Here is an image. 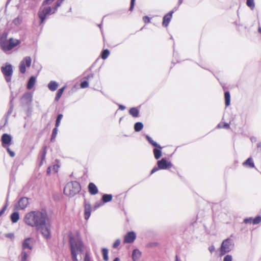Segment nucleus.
I'll list each match as a JSON object with an SVG mask.
<instances>
[{
    "label": "nucleus",
    "instance_id": "9d476101",
    "mask_svg": "<svg viewBox=\"0 0 261 261\" xmlns=\"http://www.w3.org/2000/svg\"><path fill=\"white\" fill-rule=\"evenodd\" d=\"M29 204V199L27 197H22L15 204V208L17 210H24Z\"/></svg>",
    "mask_w": 261,
    "mask_h": 261
},
{
    "label": "nucleus",
    "instance_id": "5701e85b",
    "mask_svg": "<svg viewBox=\"0 0 261 261\" xmlns=\"http://www.w3.org/2000/svg\"><path fill=\"white\" fill-rule=\"evenodd\" d=\"M129 113L132 116L137 117L139 116V110L136 108H132L129 111Z\"/></svg>",
    "mask_w": 261,
    "mask_h": 261
},
{
    "label": "nucleus",
    "instance_id": "49530a36",
    "mask_svg": "<svg viewBox=\"0 0 261 261\" xmlns=\"http://www.w3.org/2000/svg\"><path fill=\"white\" fill-rule=\"evenodd\" d=\"M135 0H131L130 6V8H129L130 11H132L134 8V4H135Z\"/></svg>",
    "mask_w": 261,
    "mask_h": 261
},
{
    "label": "nucleus",
    "instance_id": "a19ab883",
    "mask_svg": "<svg viewBox=\"0 0 261 261\" xmlns=\"http://www.w3.org/2000/svg\"><path fill=\"white\" fill-rule=\"evenodd\" d=\"M120 244V241L119 239H117L115 241L114 243L113 244V247L114 248H117Z\"/></svg>",
    "mask_w": 261,
    "mask_h": 261
},
{
    "label": "nucleus",
    "instance_id": "58836bf2",
    "mask_svg": "<svg viewBox=\"0 0 261 261\" xmlns=\"http://www.w3.org/2000/svg\"><path fill=\"white\" fill-rule=\"evenodd\" d=\"M232 257L230 255H226L223 259V261H232Z\"/></svg>",
    "mask_w": 261,
    "mask_h": 261
},
{
    "label": "nucleus",
    "instance_id": "c85d7f7f",
    "mask_svg": "<svg viewBox=\"0 0 261 261\" xmlns=\"http://www.w3.org/2000/svg\"><path fill=\"white\" fill-rule=\"evenodd\" d=\"M102 253L103 259L105 261H108L109 259L108 250L107 248H103L102 249Z\"/></svg>",
    "mask_w": 261,
    "mask_h": 261
},
{
    "label": "nucleus",
    "instance_id": "c756f323",
    "mask_svg": "<svg viewBox=\"0 0 261 261\" xmlns=\"http://www.w3.org/2000/svg\"><path fill=\"white\" fill-rule=\"evenodd\" d=\"M29 256L28 253L26 250H22L21 253V260L26 261Z\"/></svg>",
    "mask_w": 261,
    "mask_h": 261
},
{
    "label": "nucleus",
    "instance_id": "603ef678",
    "mask_svg": "<svg viewBox=\"0 0 261 261\" xmlns=\"http://www.w3.org/2000/svg\"><path fill=\"white\" fill-rule=\"evenodd\" d=\"M159 169H160L159 168V167H153V169H152L151 171L150 174H152L154 173V172H156Z\"/></svg>",
    "mask_w": 261,
    "mask_h": 261
},
{
    "label": "nucleus",
    "instance_id": "a211bd4d",
    "mask_svg": "<svg viewBox=\"0 0 261 261\" xmlns=\"http://www.w3.org/2000/svg\"><path fill=\"white\" fill-rule=\"evenodd\" d=\"M36 77L33 76H31L28 82L27 88L29 90L31 89L34 87Z\"/></svg>",
    "mask_w": 261,
    "mask_h": 261
},
{
    "label": "nucleus",
    "instance_id": "412c9836",
    "mask_svg": "<svg viewBox=\"0 0 261 261\" xmlns=\"http://www.w3.org/2000/svg\"><path fill=\"white\" fill-rule=\"evenodd\" d=\"M19 219V215L18 212H14L11 215V220L14 223H16Z\"/></svg>",
    "mask_w": 261,
    "mask_h": 261
},
{
    "label": "nucleus",
    "instance_id": "dca6fc26",
    "mask_svg": "<svg viewBox=\"0 0 261 261\" xmlns=\"http://www.w3.org/2000/svg\"><path fill=\"white\" fill-rule=\"evenodd\" d=\"M89 192L91 195L96 194L98 191L95 185L92 182H90L88 185Z\"/></svg>",
    "mask_w": 261,
    "mask_h": 261
},
{
    "label": "nucleus",
    "instance_id": "6ab92c4d",
    "mask_svg": "<svg viewBox=\"0 0 261 261\" xmlns=\"http://www.w3.org/2000/svg\"><path fill=\"white\" fill-rule=\"evenodd\" d=\"M58 87V83L55 81H50L48 85L49 89L52 91H55Z\"/></svg>",
    "mask_w": 261,
    "mask_h": 261
},
{
    "label": "nucleus",
    "instance_id": "39448f33",
    "mask_svg": "<svg viewBox=\"0 0 261 261\" xmlns=\"http://www.w3.org/2000/svg\"><path fill=\"white\" fill-rule=\"evenodd\" d=\"M233 247L232 241L227 239L223 241L220 248V256L230 252Z\"/></svg>",
    "mask_w": 261,
    "mask_h": 261
},
{
    "label": "nucleus",
    "instance_id": "1a4fd4ad",
    "mask_svg": "<svg viewBox=\"0 0 261 261\" xmlns=\"http://www.w3.org/2000/svg\"><path fill=\"white\" fill-rule=\"evenodd\" d=\"M35 244V240L32 238H27L25 239L22 243V249L23 250L27 249L29 250L30 251L33 249L34 245Z\"/></svg>",
    "mask_w": 261,
    "mask_h": 261
},
{
    "label": "nucleus",
    "instance_id": "69168bd1",
    "mask_svg": "<svg viewBox=\"0 0 261 261\" xmlns=\"http://www.w3.org/2000/svg\"><path fill=\"white\" fill-rule=\"evenodd\" d=\"M113 261H120L118 257H116Z\"/></svg>",
    "mask_w": 261,
    "mask_h": 261
},
{
    "label": "nucleus",
    "instance_id": "a18cd8bd",
    "mask_svg": "<svg viewBox=\"0 0 261 261\" xmlns=\"http://www.w3.org/2000/svg\"><path fill=\"white\" fill-rule=\"evenodd\" d=\"M143 19L145 23H148L150 22V18L148 16L143 17Z\"/></svg>",
    "mask_w": 261,
    "mask_h": 261
},
{
    "label": "nucleus",
    "instance_id": "9b49d317",
    "mask_svg": "<svg viewBox=\"0 0 261 261\" xmlns=\"http://www.w3.org/2000/svg\"><path fill=\"white\" fill-rule=\"evenodd\" d=\"M158 166L160 169H167L171 167L172 165L171 162H167L166 159L163 158L158 161Z\"/></svg>",
    "mask_w": 261,
    "mask_h": 261
},
{
    "label": "nucleus",
    "instance_id": "bf43d9fd",
    "mask_svg": "<svg viewBox=\"0 0 261 261\" xmlns=\"http://www.w3.org/2000/svg\"><path fill=\"white\" fill-rule=\"evenodd\" d=\"M93 77V74H91L88 75L86 78L87 80H89L90 78H92Z\"/></svg>",
    "mask_w": 261,
    "mask_h": 261
},
{
    "label": "nucleus",
    "instance_id": "864d4df0",
    "mask_svg": "<svg viewBox=\"0 0 261 261\" xmlns=\"http://www.w3.org/2000/svg\"><path fill=\"white\" fill-rule=\"evenodd\" d=\"M52 171H53L52 167L51 166L48 167L47 169V174L48 175H50Z\"/></svg>",
    "mask_w": 261,
    "mask_h": 261
},
{
    "label": "nucleus",
    "instance_id": "052dcab7",
    "mask_svg": "<svg viewBox=\"0 0 261 261\" xmlns=\"http://www.w3.org/2000/svg\"><path fill=\"white\" fill-rule=\"evenodd\" d=\"M60 122L59 121L56 120L55 127H57L58 128V127L60 125Z\"/></svg>",
    "mask_w": 261,
    "mask_h": 261
},
{
    "label": "nucleus",
    "instance_id": "ddd939ff",
    "mask_svg": "<svg viewBox=\"0 0 261 261\" xmlns=\"http://www.w3.org/2000/svg\"><path fill=\"white\" fill-rule=\"evenodd\" d=\"M136 238V236L134 232H129L124 237V242L125 243H132L135 241Z\"/></svg>",
    "mask_w": 261,
    "mask_h": 261
},
{
    "label": "nucleus",
    "instance_id": "37998d69",
    "mask_svg": "<svg viewBox=\"0 0 261 261\" xmlns=\"http://www.w3.org/2000/svg\"><path fill=\"white\" fill-rule=\"evenodd\" d=\"M55 0H44L43 2V5H46L51 4Z\"/></svg>",
    "mask_w": 261,
    "mask_h": 261
},
{
    "label": "nucleus",
    "instance_id": "680f3d73",
    "mask_svg": "<svg viewBox=\"0 0 261 261\" xmlns=\"http://www.w3.org/2000/svg\"><path fill=\"white\" fill-rule=\"evenodd\" d=\"M125 109V107L123 105H119V109L124 110Z\"/></svg>",
    "mask_w": 261,
    "mask_h": 261
},
{
    "label": "nucleus",
    "instance_id": "f257e3e1",
    "mask_svg": "<svg viewBox=\"0 0 261 261\" xmlns=\"http://www.w3.org/2000/svg\"><path fill=\"white\" fill-rule=\"evenodd\" d=\"M24 222L25 224L40 230L41 234L46 239L50 238L51 219L45 210L27 213L24 216Z\"/></svg>",
    "mask_w": 261,
    "mask_h": 261
},
{
    "label": "nucleus",
    "instance_id": "7c9ffc66",
    "mask_svg": "<svg viewBox=\"0 0 261 261\" xmlns=\"http://www.w3.org/2000/svg\"><path fill=\"white\" fill-rule=\"evenodd\" d=\"M244 165H248L250 167H254V163L251 158H248L244 163Z\"/></svg>",
    "mask_w": 261,
    "mask_h": 261
},
{
    "label": "nucleus",
    "instance_id": "79ce46f5",
    "mask_svg": "<svg viewBox=\"0 0 261 261\" xmlns=\"http://www.w3.org/2000/svg\"><path fill=\"white\" fill-rule=\"evenodd\" d=\"M5 237L11 239H13L14 238V234L13 233H6L5 234Z\"/></svg>",
    "mask_w": 261,
    "mask_h": 261
},
{
    "label": "nucleus",
    "instance_id": "c03bdc74",
    "mask_svg": "<svg viewBox=\"0 0 261 261\" xmlns=\"http://www.w3.org/2000/svg\"><path fill=\"white\" fill-rule=\"evenodd\" d=\"M64 0H58L56 3V6L59 7Z\"/></svg>",
    "mask_w": 261,
    "mask_h": 261
},
{
    "label": "nucleus",
    "instance_id": "0e129e2a",
    "mask_svg": "<svg viewBox=\"0 0 261 261\" xmlns=\"http://www.w3.org/2000/svg\"><path fill=\"white\" fill-rule=\"evenodd\" d=\"M217 127L218 128H222L223 127V126L221 124H219L218 125H217Z\"/></svg>",
    "mask_w": 261,
    "mask_h": 261
},
{
    "label": "nucleus",
    "instance_id": "f3484780",
    "mask_svg": "<svg viewBox=\"0 0 261 261\" xmlns=\"http://www.w3.org/2000/svg\"><path fill=\"white\" fill-rule=\"evenodd\" d=\"M141 256V251L137 249H134L132 253V259L133 261H139L140 257Z\"/></svg>",
    "mask_w": 261,
    "mask_h": 261
},
{
    "label": "nucleus",
    "instance_id": "de8ad7c7",
    "mask_svg": "<svg viewBox=\"0 0 261 261\" xmlns=\"http://www.w3.org/2000/svg\"><path fill=\"white\" fill-rule=\"evenodd\" d=\"M7 205H5L3 208L0 211V217L4 213L6 209L7 208Z\"/></svg>",
    "mask_w": 261,
    "mask_h": 261
},
{
    "label": "nucleus",
    "instance_id": "aec40b11",
    "mask_svg": "<svg viewBox=\"0 0 261 261\" xmlns=\"http://www.w3.org/2000/svg\"><path fill=\"white\" fill-rule=\"evenodd\" d=\"M146 138L147 140V141L149 142V143L151 144L152 146H153L156 148H160V149L162 148V147L160 145H159L157 143L154 142L152 139V138L151 137H150L148 135L146 136Z\"/></svg>",
    "mask_w": 261,
    "mask_h": 261
},
{
    "label": "nucleus",
    "instance_id": "8fccbe9b",
    "mask_svg": "<svg viewBox=\"0 0 261 261\" xmlns=\"http://www.w3.org/2000/svg\"><path fill=\"white\" fill-rule=\"evenodd\" d=\"M84 261H91L90 257L89 255L88 254V253H86L85 254V256L84 257Z\"/></svg>",
    "mask_w": 261,
    "mask_h": 261
},
{
    "label": "nucleus",
    "instance_id": "e2e57ef3",
    "mask_svg": "<svg viewBox=\"0 0 261 261\" xmlns=\"http://www.w3.org/2000/svg\"><path fill=\"white\" fill-rule=\"evenodd\" d=\"M7 37V34H4L3 35V36H2V37H3L4 40H6Z\"/></svg>",
    "mask_w": 261,
    "mask_h": 261
},
{
    "label": "nucleus",
    "instance_id": "f8f14e48",
    "mask_svg": "<svg viewBox=\"0 0 261 261\" xmlns=\"http://www.w3.org/2000/svg\"><path fill=\"white\" fill-rule=\"evenodd\" d=\"M91 206L90 203L86 200L84 202V217L85 219L87 220L91 215Z\"/></svg>",
    "mask_w": 261,
    "mask_h": 261
},
{
    "label": "nucleus",
    "instance_id": "f704fd0d",
    "mask_svg": "<svg viewBox=\"0 0 261 261\" xmlns=\"http://www.w3.org/2000/svg\"><path fill=\"white\" fill-rule=\"evenodd\" d=\"M261 222V217L257 216L254 219H252V223L253 224H258Z\"/></svg>",
    "mask_w": 261,
    "mask_h": 261
},
{
    "label": "nucleus",
    "instance_id": "09e8293b",
    "mask_svg": "<svg viewBox=\"0 0 261 261\" xmlns=\"http://www.w3.org/2000/svg\"><path fill=\"white\" fill-rule=\"evenodd\" d=\"M244 222L246 224L251 223H252V219L251 218L245 219Z\"/></svg>",
    "mask_w": 261,
    "mask_h": 261
},
{
    "label": "nucleus",
    "instance_id": "393cba45",
    "mask_svg": "<svg viewBox=\"0 0 261 261\" xmlns=\"http://www.w3.org/2000/svg\"><path fill=\"white\" fill-rule=\"evenodd\" d=\"M225 105L226 106H228L230 105V93L228 91L225 92Z\"/></svg>",
    "mask_w": 261,
    "mask_h": 261
},
{
    "label": "nucleus",
    "instance_id": "0eeeda50",
    "mask_svg": "<svg viewBox=\"0 0 261 261\" xmlns=\"http://www.w3.org/2000/svg\"><path fill=\"white\" fill-rule=\"evenodd\" d=\"M51 8L50 7L41 8L38 12V16L40 19V24H42L47 15L51 12Z\"/></svg>",
    "mask_w": 261,
    "mask_h": 261
},
{
    "label": "nucleus",
    "instance_id": "473e14b6",
    "mask_svg": "<svg viewBox=\"0 0 261 261\" xmlns=\"http://www.w3.org/2000/svg\"><path fill=\"white\" fill-rule=\"evenodd\" d=\"M110 54V51L108 49H105L102 51L101 54V58L103 60L106 59Z\"/></svg>",
    "mask_w": 261,
    "mask_h": 261
},
{
    "label": "nucleus",
    "instance_id": "4468645a",
    "mask_svg": "<svg viewBox=\"0 0 261 261\" xmlns=\"http://www.w3.org/2000/svg\"><path fill=\"white\" fill-rule=\"evenodd\" d=\"M12 140L11 136L7 134H4L2 137V146L6 147V145H10Z\"/></svg>",
    "mask_w": 261,
    "mask_h": 261
},
{
    "label": "nucleus",
    "instance_id": "4c0bfd02",
    "mask_svg": "<svg viewBox=\"0 0 261 261\" xmlns=\"http://www.w3.org/2000/svg\"><path fill=\"white\" fill-rule=\"evenodd\" d=\"M88 82L86 81H83L81 83V87L82 88H86L88 87Z\"/></svg>",
    "mask_w": 261,
    "mask_h": 261
},
{
    "label": "nucleus",
    "instance_id": "5fc2aeb1",
    "mask_svg": "<svg viewBox=\"0 0 261 261\" xmlns=\"http://www.w3.org/2000/svg\"><path fill=\"white\" fill-rule=\"evenodd\" d=\"M63 118V115L62 114H59L57 116V119L56 120L57 121H59L60 122H61V119H62Z\"/></svg>",
    "mask_w": 261,
    "mask_h": 261
},
{
    "label": "nucleus",
    "instance_id": "3c124183",
    "mask_svg": "<svg viewBox=\"0 0 261 261\" xmlns=\"http://www.w3.org/2000/svg\"><path fill=\"white\" fill-rule=\"evenodd\" d=\"M215 249V248L214 245H211L208 247V250L211 253L214 251Z\"/></svg>",
    "mask_w": 261,
    "mask_h": 261
},
{
    "label": "nucleus",
    "instance_id": "2f4dec72",
    "mask_svg": "<svg viewBox=\"0 0 261 261\" xmlns=\"http://www.w3.org/2000/svg\"><path fill=\"white\" fill-rule=\"evenodd\" d=\"M58 128L57 127H55L53 130V132H52V135H51V139H50V141L51 142H53L54 141L56 136H57V133H58Z\"/></svg>",
    "mask_w": 261,
    "mask_h": 261
},
{
    "label": "nucleus",
    "instance_id": "774afa93",
    "mask_svg": "<svg viewBox=\"0 0 261 261\" xmlns=\"http://www.w3.org/2000/svg\"><path fill=\"white\" fill-rule=\"evenodd\" d=\"M175 261H179L178 260V258L177 255H176V256H175Z\"/></svg>",
    "mask_w": 261,
    "mask_h": 261
},
{
    "label": "nucleus",
    "instance_id": "6e6d98bb",
    "mask_svg": "<svg viewBox=\"0 0 261 261\" xmlns=\"http://www.w3.org/2000/svg\"><path fill=\"white\" fill-rule=\"evenodd\" d=\"M223 127L225 128L228 129L229 128V124L228 123H225L223 124Z\"/></svg>",
    "mask_w": 261,
    "mask_h": 261
},
{
    "label": "nucleus",
    "instance_id": "7ed1b4c3",
    "mask_svg": "<svg viewBox=\"0 0 261 261\" xmlns=\"http://www.w3.org/2000/svg\"><path fill=\"white\" fill-rule=\"evenodd\" d=\"M81 189V185L77 181H73L68 182L64 189V193L68 196H74L79 193Z\"/></svg>",
    "mask_w": 261,
    "mask_h": 261
},
{
    "label": "nucleus",
    "instance_id": "13d9d810",
    "mask_svg": "<svg viewBox=\"0 0 261 261\" xmlns=\"http://www.w3.org/2000/svg\"><path fill=\"white\" fill-rule=\"evenodd\" d=\"M12 110H13L12 106H11L8 112V115H10L11 114V113L12 112Z\"/></svg>",
    "mask_w": 261,
    "mask_h": 261
},
{
    "label": "nucleus",
    "instance_id": "423d86ee",
    "mask_svg": "<svg viewBox=\"0 0 261 261\" xmlns=\"http://www.w3.org/2000/svg\"><path fill=\"white\" fill-rule=\"evenodd\" d=\"M1 71L4 74L7 82L9 83L11 81L13 73V67L11 64H6L1 67Z\"/></svg>",
    "mask_w": 261,
    "mask_h": 261
},
{
    "label": "nucleus",
    "instance_id": "e433bc0d",
    "mask_svg": "<svg viewBox=\"0 0 261 261\" xmlns=\"http://www.w3.org/2000/svg\"><path fill=\"white\" fill-rule=\"evenodd\" d=\"M51 167L53 171L55 173H57L58 171L60 166L58 164H55Z\"/></svg>",
    "mask_w": 261,
    "mask_h": 261
},
{
    "label": "nucleus",
    "instance_id": "f03ea898",
    "mask_svg": "<svg viewBox=\"0 0 261 261\" xmlns=\"http://www.w3.org/2000/svg\"><path fill=\"white\" fill-rule=\"evenodd\" d=\"M70 244L72 259L73 261H78L77 255L83 252V245L81 239L77 236L70 237Z\"/></svg>",
    "mask_w": 261,
    "mask_h": 261
},
{
    "label": "nucleus",
    "instance_id": "20e7f679",
    "mask_svg": "<svg viewBox=\"0 0 261 261\" xmlns=\"http://www.w3.org/2000/svg\"><path fill=\"white\" fill-rule=\"evenodd\" d=\"M19 43L20 41L19 40H14L12 38L9 39L8 41L4 40L3 37H1L0 39V46L2 50L5 52L11 50Z\"/></svg>",
    "mask_w": 261,
    "mask_h": 261
},
{
    "label": "nucleus",
    "instance_id": "c9c22d12",
    "mask_svg": "<svg viewBox=\"0 0 261 261\" xmlns=\"http://www.w3.org/2000/svg\"><path fill=\"white\" fill-rule=\"evenodd\" d=\"M21 19L19 17H17L13 20V23L16 25H18L21 23Z\"/></svg>",
    "mask_w": 261,
    "mask_h": 261
},
{
    "label": "nucleus",
    "instance_id": "bb28decb",
    "mask_svg": "<svg viewBox=\"0 0 261 261\" xmlns=\"http://www.w3.org/2000/svg\"><path fill=\"white\" fill-rule=\"evenodd\" d=\"M64 89H65V87H62V88L60 89L58 91L57 93L56 96V97H55L56 101H58L59 100V99L61 98Z\"/></svg>",
    "mask_w": 261,
    "mask_h": 261
},
{
    "label": "nucleus",
    "instance_id": "cd10ccee",
    "mask_svg": "<svg viewBox=\"0 0 261 261\" xmlns=\"http://www.w3.org/2000/svg\"><path fill=\"white\" fill-rule=\"evenodd\" d=\"M143 123L142 122H138L135 123L134 128L135 131L139 132L143 128Z\"/></svg>",
    "mask_w": 261,
    "mask_h": 261
},
{
    "label": "nucleus",
    "instance_id": "b1692460",
    "mask_svg": "<svg viewBox=\"0 0 261 261\" xmlns=\"http://www.w3.org/2000/svg\"><path fill=\"white\" fill-rule=\"evenodd\" d=\"M153 153H154V158L156 159H159L162 156L161 149L156 147V148H154L153 149Z\"/></svg>",
    "mask_w": 261,
    "mask_h": 261
},
{
    "label": "nucleus",
    "instance_id": "6e6552de",
    "mask_svg": "<svg viewBox=\"0 0 261 261\" xmlns=\"http://www.w3.org/2000/svg\"><path fill=\"white\" fill-rule=\"evenodd\" d=\"M32 63V59L30 57H24L20 62L19 65V71L21 73H24L26 72L25 66L30 67Z\"/></svg>",
    "mask_w": 261,
    "mask_h": 261
},
{
    "label": "nucleus",
    "instance_id": "4d7b16f0",
    "mask_svg": "<svg viewBox=\"0 0 261 261\" xmlns=\"http://www.w3.org/2000/svg\"><path fill=\"white\" fill-rule=\"evenodd\" d=\"M58 8V7L56 6V5H55L54 7L53 8V12L52 13H55L57 11Z\"/></svg>",
    "mask_w": 261,
    "mask_h": 261
},
{
    "label": "nucleus",
    "instance_id": "a878e982",
    "mask_svg": "<svg viewBox=\"0 0 261 261\" xmlns=\"http://www.w3.org/2000/svg\"><path fill=\"white\" fill-rule=\"evenodd\" d=\"M112 199V195L111 194H104L102 196V200L103 202H108Z\"/></svg>",
    "mask_w": 261,
    "mask_h": 261
},
{
    "label": "nucleus",
    "instance_id": "72a5a7b5",
    "mask_svg": "<svg viewBox=\"0 0 261 261\" xmlns=\"http://www.w3.org/2000/svg\"><path fill=\"white\" fill-rule=\"evenodd\" d=\"M246 4L252 10H253L255 7L254 0H247Z\"/></svg>",
    "mask_w": 261,
    "mask_h": 261
},
{
    "label": "nucleus",
    "instance_id": "ea45409f",
    "mask_svg": "<svg viewBox=\"0 0 261 261\" xmlns=\"http://www.w3.org/2000/svg\"><path fill=\"white\" fill-rule=\"evenodd\" d=\"M6 149H7L8 152L9 153V155L11 157H14L15 156L14 152H13V151L11 150V149H10V148L9 147H6Z\"/></svg>",
    "mask_w": 261,
    "mask_h": 261
},
{
    "label": "nucleus",
    "instance_id": "4be33fe9",
    "mask_svg": "<svg viewBox=\"0 0 261 261\" xmlns=\"http://www.w3.org/2000/svg\"><path fill=\"white\" fill-rule=\"evenodd\" d=\"M46 154V147L44 146L42 149V150L40 152V156H41V162L40 163V166L43 164V161L45 159V156Z\"/></svg>",
    "mask_w": 261,
    "mask_h": 261
},
{
    "label": "nucleus",
    "instance_id": "2eb2a0df",
    "mask_svg": "<svg viewBox=\"0 0 261 261\" xmlns=\"http://www.w3.org/2000/svg\"><path fill=\"white\" fill-rule=\"evenodd\" d=\"M173 13V11H170V12H169L168 13H167L164 16L163 21V23H162V24L163 26L166 27L168 25V24L171 19Z\"/></svg>",
    "mask_w": 261,
    "mask_h": 261
},
{
    "label": "nucleus",
    "instance_id": "338daca9",
    "mask_svg": "<svg viewBox=\"0 0 261 261\" xmlns=\"http://www.w3.org/2000/svg\"><path fill=\"white\" fill-rule=\"evenodd\" d=\"M261 146V143H258L257 144V148H259Z\"/></svg>",
    "mask_w": 261,
    "mask_h": 261
}]
</instances>
